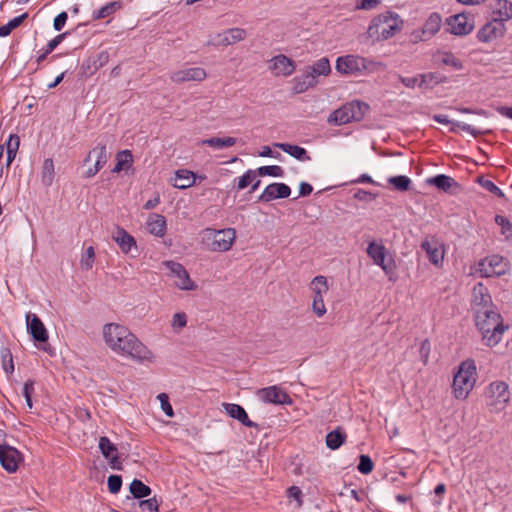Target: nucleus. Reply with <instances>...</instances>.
I'll use <instances>...</instances> for the list:
<instances>
[{
  "mask_svg": "<svg viewBox=\"0 0 512 512\" xmlns=\"http://www.w3.org/2000/svg\"><path fill=\"white\" fill-rule=\"evenodd\" d=\"M106 345L116 354L140 362L153 361L154 355L127 327L108 323L103 327Z\"/></svg>",
  "mask_w": 512,
  "mask_h": 512,
  "instance_id": "1",
  "label": "nucleus"
},
{
  "mask_svg": "<svg viewBox=\"0 0 512 512\" xmlns=\"http://www.w3.org/2000/svg\"><path fill=\"white\" fill-rule=\"evenodd\" d=\"M404 20L393 11H384L373 16L366 30V37L371 43L389 40L402 31Z\"/></svg>",
  "mask_w": 512,
  "mask_h": 512,
  "instance_id": "2",
  "label": "nucleus"
},
{
  "mask_svg": "<svg viewBox=\"0 0 512 512\" xmlns=\"http://www.w3.org/2000/svg\"><path fill=\"white\" fill-rule=\"evenodd\" d=\"M475 324L482 334L485 345L493 347L497 345L505 332L501 315L495 308L478 311L475 314Z\"/></svg>",
  "mask_w": 512,
  "mask_h": 512,
  "instance_id": "3",
  "label": "nucleus"
},
{
  "mask_svg": "<svg viewBox=\"0 0 512 512\" xmlns=\"http://www.w3.org/2000/svg\"><path fill=\"white\" fill-rule=\"evenodd\" d=\"M384 68V64L356 54L340 56L336 59L335 69L344 76L359 77L375 73Z\"/></svg>",
  "mask_w": 512,
  "mask_h": 512,
  "instance_id": "4",
  "label": "nucleus"
},
{
  "mask_svg": "<svg viewBox=\"0 0 512 512\" xmlns=\"http://www.w3.org/2000/svg\"><path fill=\"white\" fill-rule=\"evenodd\" d=\"M478 373L473 359H466L458 366L452 383V393L456 399H466L474 389Z\"/></svg>",
  "mask_w": 512,
  "mask_h": 512,
  "instance_id": "5",
  "label": "nucleus"
},
{
  "mask_svg": "<svg viewBox=\"0 0 512 512\" xmlns=\"http://www.w3.org/2000/svg\"><path fill=\"white\" fill-rule=\"evenodd\" d=\"M237 234L234 228H224L216 230L213 228H205L201 231L202 243L213 252H227L229 251L235 240Z\"/></svg>",
  "mask_w": 512,
  "mask_h": 512,
  "instance_id": "6",
  "label": "nucleus"
},
{
  "mask_svg": "<svg viewBox=\"0 0 512 512\" xmlns=\"http://www.w3.org/2000/svg\"><path fill=\"white\" fill-rule=\"evenodd\" d=\"M485 404L490 412L500 413L506 409L511 399L509 386L505 381L495 380L484 391Z\"/></svg>",
  "mask_w": 512,
  "mask_h": 512,
  "instance_id": "7",
  "label": "nucleus"
},
{
  "mask_svg": "<svg viewBox=\"0 0 512 512\" xmlns=\"http://www.w3.org/2000/svg\"><path fill=\"white\" fill-rule=\"evenodd\" d=\"M309 289L312 292V311L318 318H321L327 312L324 303V296L329 290L327 278L323 275L314 277L309 284Z\"/></svg>",
  "mask_w": 512,
  "mask_h": 512,
  "instance_id": "8",
  "label": "nucleus"
},
{
  "mask_svg": "<svg viewBox=\"0 0 512 512\" xmlns=\"http://www.w3.org/2000/svg\"><path fill=\"white\" fill-rule=\"evenodd\" d=\"M510 269L508 260L500 255L487 256L481 259L476 266V272L481 277H498L506 274Z\"/></svg>",
  "mask_w": 512,
  "mask_h": 512,
  "instance_id": "9",
  "label": "nucleus"
},
{
  "mask_svg": "<svg viewBox=\"0 0 512 512\" xmlns=\"http://www.w3.org/2000/svg\"><path fill=\"white\" fill-rule=\"evenodd\" d=\"M366 253L385 274H390L396 269L395 260L389 255L386 247L381 242L374 240L369 242Z\"/></svg>",
  "mask_w": 512,
  "mask_h": 512,
  "instance_id": "10",
  "label": "nucleus"
},
{
  "mask_svg": "<svg viewBox=\"0 0 512 512\" xmlns=\"http://www.w3.org/2000/svg\"><path fill=\"white\" fill-rule=\"evenodd\" d=\"M163 265L169 270V277L174 280V285L180 290L193 291L196 290L197 285L190 278L186 268L178 262L168 260L164 261Z\"/></svg>",
  "mask_w": 512,
  "mask_h": 512,
  "instance_id": "11",
  "label": "nucleus"
},
{
  "mask_svg": "<svg viewBox=\"0 0 512 512\" xmlns=\"http://www.w3.org/2000/svg\"><path fill=\"white\" fill-rule=\"evenodd\" d=\"M506 32L505 24L490 19L478 29L476 38L481 43L490 44L503 38Z\"/></svg>",
  "mask_w": 512,
  "mask_h": 512,
  "instance_id": "12",
  "label": "nucleus"
},
{
  "mask_svg": "<svg viewBox=\"0 0 512 512\" xmlns=\"http://www.w3.org/2000/svg\"><path fill=\"white\" fill-rule=\"evenodd\" d=\"M246 37L247 31L245 29L239 27L229 28L223 32L217 33L211 40L208 41V45L216 47H227L245 40Z\"/></svg>",
  "mask_w": 512,
  "mask_h": 512,
  "instance_id": "13",
  "label": "nucleus"
},
{
  "mask_svg": "<svg viewBox=\"0 0 512 512\" xmlns=\"http://www.w3.org/2000/svg\"><path fill=\"white\" fill-rule=\"evenodd\" d=\"M256 397L263 403L283 405L291 403L289 395L278 386H269L258 389Z\"/></svg>",
  "mask_w": 512,
  "mask_h": 512,
  "instance_id": "14",
  "label": "nucleus"
},
{
  "mask_svg": "<svg viewBox=\"0 0 512 512\" xmlns=\"http://www.w3.org/2000/svg\"><path fill=\"white\" fill-rule=\"evenodd\" d=\"M471 306L474 313L495 308L492 303L491 295L488 288L482 283H477L472 290Z\"/></svg>",
  "mask_w": 512,
  "mask_h": 512,
  "instance_id": "15",
  "label": "nucleus"
},
{
  "mask_svg": "<svg viewBox=\"0 0 512 512\" xmlns=\"http://www.w3.org/2000/svg\"><path fill=\"white\" fill-rule=\"evenodd\" d=\"M109 153L107 152L106 146L103 144L96 145L87 155L84 162H90L95 159L93 167L88 168L85 172L86 178L94 177L107 163Z\"/></svg>",
  "mask_w": 512,
  "mask_h": 512,
  "instance_id": "16",
  "label": "nucleus"
},
{
  "mask_svg": "<svg viewBox=\"0 0 512 512\" xmlns=\"http://www.w3.org/2000/svg\"><path fill=\"white\" fill-rule=\"evenodd\" d=\"M442 23L441 16L438 13H432L426 20L421 29L414 30L411 33L413 41H425L434 36L440 29Z\"/></svg>",
  "mask_w": 512,
  "mask_h": 512,
  "instance_id": "17",
  "label": "nucleus"
},
{
  "mask_svg": "<svg viewBox=\"0 0 512 512\" xmlns=\"http://www.w3.org/2000/svg\"><path fill=\"white\" fill-rule=\"evenodd\" d=\"M207 72L202 67H190L174 71L170 75V80L176 84L185 82H202L206 79Z\"/></svg>",
  "mask_w": 512,
  "mask_h": 512,
  "instance_id": "18",
  "label": "nucleus"
},
{
  "mask_svg": "<svg viewBox=\"0 0 512 512\" xmlns=\"http://www.w3.org/2000/svg\"><path fill=\"white\" fill-rule=\"evenodd\" d=\"M22 460V455L16 448L0 444V463L7 472H16Z\"/></svg>",
  "mask_w": 512,
  "mask_h": 512,
  "instance_id": "19",
  "label": "nucleus"
},
{
  "mask_svg": "<svg viewBox=\"0 0 512 512\" xmlns=\"http://www.w3.org/2000/svg\"><path fill=\"white\" fill-rule=\"evenodd\" d=\"M475 27L474 17L465 13H459L450 18V33L463 36L471 33Z\"/></svg>",
  "mask_w": 512,
  "mask_h": 512,
  "instance_id": "20",
  "label": "nucleus"
},
{
  "mask_svg": "<svg viewBox=\"0 0 512 512\" xmlns=\"http://www.w3.org/2000/svg\"><path fill=\"white\" fill-rule=\"evenodd\" d=\"M491 19L506 25L512 19V1L494 0L491 3Z\"/></svg>",
  "mask_w": 512,
  "mask_h": 512,
  "instance_id": "21",
  "label": "nucleus"
},
{
  "mask_svg": "<svg viewBox=\"0 0 512 512\" xmlns=\"http://www.w3.org/2000/svg\"><path fill=\"white\" fill-rule=\"evenodd\" d=\"M269 69L276 76H290L295 71V64L293 60L280 54L270 60Z\"/></svg>",
  "mask_w": 512,
  "mask_h": 512,
  "instance_id": "22",
  "label": "nucleus"
},
{
  "mask_svg": "<svg viewBox=\"0 0 512 512\" xmlns=\"http://www.w3.org/2000/svg\"><path fill=\"white\" fill-rule=\"evenodd\" d=\"M26 323L28 332L36 342H46L48 340V332L36 314L28 313L26 315Z\"/></svg>",
  "mask_w": 512,
  "mask_h": 512,
  "instance_id": "23",
  "label": "nucleus"
},
{
  "mask_svg": "<svg viewBox=\"0 0 512 512\" xmlns=\"http://www.w3.org/2000/svg\"><path fill=\"white\" fill-rule=\"evenodd\" d=\"M291 194V189L284 183L269 184L262 194L259 196V201L270 202L275 199L288 198Z\"/></svg>",
  "mask_w": 512,
  "mask_h": 512,
  "instance_id": "24",
  "label": "nucleus"
},
{
  "mask_svg": "<svg viewBox=\"0 0 512 512\" xmlns=\"http://www.w3.org/2000/svg\"><path fill=\"white\" fill-rule=\"evenodd\" d=\"M147 230L156 237H163L166 233V219L163 215L151 213L146 222Z\"/></svg>",
  "mask_w": 512,
  "mask_h": 512,
  "instance_id": "25",
  "label": "nucleus"
},
{
  "mask_svg": "<svg viewBox=\"0 0 512 512\" xmlns=\"http://www.w3.org/2000/svg\"><path fill=\"white\" fill-rule=\"evenodd\" d=\"M225 412L232 418L237 419L241 424L246 427H256V423L251 421L244 410V408L238 404L225 403L223 404Z\"/></svg>",
  "mask_w": 512,
  "mask_h": 512,
  "instance_id": "26",
  "label": "nucleus"
},
{
  "mask_svg": "<svg viewBox=\"0 0 512 512\" xmlns=\"http://www.w3.org/2000/svg\"><path fill=\"white\" fill-rule=\"evenodd\" d=\"M293 82V91L296 94L304 93L318 84V80L315 78L314 74L310 73L307 69L301 76L295 77Z\"/></svg>",
  "mask_w": 512,
  "mask_h": 512,
  "instance_id": "27",
  "label": "nucleus"
},
{
  "mask_svg": "<svg viewBox=\"0 0 512 512\" xmlns=\"http://www.w3.org/2000/svg\"><path fill=\"white\" fill-rule=\"evenodd\" d=\"M196 174L188 169H179L175 172L172 185L178 189H187L195 184Z\"/></svg>",
  "mask_w": 512,
  "mask_h": 512,
  "instance_id": "28",
  "label": "nucleus"
},
{
  "mask_svg": "<svg viewBox=\"0 0 512 512\" xmlns=\"http://www.w3.org/2000/svg\"><path fill=\"white\" fill-rule=\"evenodd\" d=\"M421 246L427 252L430 261L434 265H439L443 262L444 249L442 247H438L436 242L426 240Z\"/></svg>",
  "mask_w": 512,
  "mask_h": 512,
  "instance_id": "29",
  "label": "nucleus"
},
{
  "mask_svg": "<svg viewBox=\"0 0 512 512\" xmlns=\"http://www.w3.org/2000/svg\"><path fill=\"white\" fill-rule=\"evenodd\" d=\"M113 239L119 245L122 252L126 254L130 252L132 247L136 246L135 239L122 228L117 229Z\"/></svg>",
  "mask_w": 512,
  "mask_h": 512,
  "instance_id": "30",
  "label": "nucleus"
},
{
  "mask_svg": "<svg viewBox=\"0 0 512 512\" xmlns=\"http://www.w3.org/2000/svg\"><path fill=\"white\" fill-rule=\"evenodd\" d=\"M276 147L289 154L290 156L296 158L300 161H309L311 157L308 155L307 151L298 145H293L289 143H276Z\"/></svg>",
  "mask_w": 512,
  "mask_h": 512,
  "instance_id": "31",
  "label": "nucleus"
},
{
  "mask_svg": "<svg viewBox=\"0 0 512 512\" xmlns=\"http://www.w3.org/2000/svg\"><path fill=\"white\" fill-rule=\"evenodd\" d=\"M353 121H361L369 109V105L361 101H351L345 104Z\"/></svg>",
  "mask_w": 512,
  "mask_h": 512,
  "instance_id": "32",
  "label": "nucleus"
},
{
  "mask_svg": "<svg viewBox=\"0 0 512 512\" xmlns=\"http://www.w3.org/2000/svg\"><path fill=\"white\" fill-rule=\"evenodd\" d=\"M352 121L353 120L352 118H350L349 111L346 108L345 104L342 105L340 108L336 109L335 111H333L327 119V122L329 124L338 126L348 124Z\"/></svg>",
  "mask_w": 512,
  "mask_h": 512,
  "instance_id": "33",
  "label": "nucleus"
},
{
  "mask_svg": "<svg viewBox=\"0 0 512 512\" xmlns=\"http://www.w3.org/2000/svg\"><path fill=\"white\" fill-rule=\"evenodd\" d=\"M237 143V139L234 137H212L208 139H204L200 142L201 145H207L209 147L215 149H223L227 147H231Z\"/></svg>",
  "mask_w": 512,
  "mask_h": 512,
  "instance_id": "34",
  "label": "nucleus"
},
{
  "mask_svg": "<svg viewBox=\"0 0 512 512\" xmlns=\"http://www.w3.org/2000/svg\"><path fill=\"white\" fill-rule=\"evenodd\" d=\"M307 70L313 73L316 79L318 76H328L331 73L330 62L327 57H322L309 66Z\"/></svg>",
  "mask_w": 512,
  "mask_h": 512,
  "instance_id": "35",
  "label": "nucleus"
},
{
  "mask_svg": "<svg viewBox=\"0 0 512 512\" xmlns=\"http://www.w3.org/2000/svg\"><path fill=\"white\" fill-rule=\"evenodd\" d=\"M55 177V167L52 159L48 158L44 160L41 180L45 186H51Z\"/></svg>",
  "mask_w": 512,
  "mask_h": 512,
  "instance_id": "36",
  "label": "nucleus"
},
{
  "mask_svg": "<svg viewBox=\"0 0 512 512\" xmlns=\"http://www.w3.org/2000/svg\"><path fill=\"white\" fill-rule=\"evenodd\" d=\"M444 80V77L437 73H427L420 75L419 87L422 89H432L435 85Z\"/></svg>",
  "mask_w": 512,
  "mask_h": 512,
  "instance_id": "37",
  "label": "nucleus"
},
{
  "mask_svg": "<svg viewBox=\"0 0 512 512\" xmlns=\"http://www.w3.org/2000/svg\"><path fill=\"white\" fill-rule=\"evenodd\" d=\"M346 435L339 430H334L326 435V445L331 450H336L345 442Z\"/></svg>",
  "mask_w": 512,
  "mask_h": 512,
  "instance_id": "38",
  "label": "nucleus"
},
{
  "mask_svg": "<svg viewBox=\"0 0 512 512\" xmlns=\"http://www.w3.org/2000/svg\"><path fill=\"white\" fill-rule=\"evenodd\" d=\"M158 502L155 498L139 500L133 504V512H158Z\"/></svg>",
  "mask_w": 512,
  "mask_h": 512,
  "instance_id": "39",
  "label": "nucleus"
},
{
  "mask_svg": "<svg viewBox=\"0 0 512 512\" xmlns=\"http://www.w3.org/2000/svg\"><path fill=\"white\" fill-rule=\"evenodd\" d=\"M130 492L135 498L141 499L149 496L151 494V489L142 481L134 479L130 484Z\"/></svg>",
  "mask_w": 512,
  "mask_h": 512,
  "instance_id": "40",
  "label": "nucleus"
},
{
  "mask_svg": "<svg viewBox=\"0 0 512 512\" xmlns=\"http://www.w3.org/2000/svg\"><path fill=\"white\" fill-rule=\"evenodd\" d=\"M67 33L59 34L50 40L43 51L37 56V63L40 64L46 57L63 41Z\"/></svg>",
  "mask_w": 512,
  "mask_h": 512,
  "instance_id": "41",
  "label": "nucleus"
},
{
  "mask_svg": "<svg viewBox=\"0 0 512 512\" xmlns=\"http://www.w3.org/2000/svg\"><path fill=\"white\" fill-rule=\"evenodd\" d=\"M116 160L117 163L112 172L119 173L132 163V154L129 150H123L117 154Z\"/></svg>",
  "mask_w": 512,
  "mask_h": 512,
  "instance_id": "42",
  "label": "nucleus"
},
{
  "mask_svg": "<svg viewBox=\"0 0 512 512\" xmlns=\"http://www.w3.org/2000/svg\"><path fill=\"white\" fill-rule=\"evenodd\" d=\"M27 18V13L11 19L7 24L0 26V37L8 36L14 29L22 24Z\"/></svg>",
  "mask_w": 512,
  "mask_h": 512,
  "instance_id": "43",
  "label": "nucleus"
},
{
  "mask_svg": "<svg viewBox=\"0 0 512 512\" xmlns=\"http://www.w3.org/2000/svg\"><path fill=\"white\" fill-rule=\"evenodd\" d=\"M95 262V250L94 247L89 246L82 254L80 259V267L82 270L88 271L92 269Z\"/></svg>",
  "mask_w": 512,
  "mask_h": 512,
  "instance_id": "44",
  "label": "nucleus"
},
{
  "mask_svg": "<svg viewBox=\"0 0 512 512\" xmlns=\"http://www.w3.org/2000/svg\"><path fill=\"white\" fill-rule=\"evenodd\" d=\"M495 222L501 227V234L505 239L512 242V223L502 215H497Z\"/></svg>",
  "mask_w": 512,
  "mask_h": 512,
  "instance_id": "45",
  "label": "nucleus"
},
{
  "mask_svg": "<svg viewBox=\"0 0 512 512\" xmlns=\"http://www.w3.org/2000/svg\"><path fill=\"white\" fill-rule=\"evenodd\" d=\"M258 176H272V177H282L284 175V170L282 167L278 165L271 166H261L257 170Z\"/></svg>",
  "mask_w": 512,
  "mask_h": 512,
  "instance_id": "46",
  "label": "nucleus"
},
{
  "mask_svg": "<svg viewBox=\"0 0 512 512\" xmlns=\"http://www.w3.org/2000/svg\"><path fill=\"white\" fill-rule=\"evenodd\" d=\"M388 182L398 191H407L411 184V180L404 175L390 177Z\"/></svg>",
  "mask_w": 512,
  "mask_h": 512,
  "instance_id": "47",
  "label": "nucleus"
},
{
  "mask_svg": "<svg viewBox=\"0 0 512 512\" xmlns=\"http://www.w3.org/2000/svg\"><path fill=\"white\" fill-rule=\"evenodd\" d=\"M99 449L105 458H109L117 451L116 446L106 436L100 437Z\"/></svg>",
  "mask_w": 512,
  "mask_h": 512,
  "instance_id": "48",
  "label": "nucleus"
},
{
  "mask_svg": "<svg viewBox=\"0 0 512 512\" xmlns=\"http://www.w3.org/2000/svg\"><path fill=\"white\" fill-rule=\"evenodd\" d=\"M187 325V315L184 312H177L171 320V327L175 332H180Z\"/></svg>",
  "mask_w": 512,
  "mask_h": 512,
  "instance_id": "49",
  "label": "nucleus"
},
{
  "mask_svg": "<svg viewBox=\"0 0 512 512\" xmlns=\"http://www.w3.org/2000/svg\"><path fill=\"white\" fill-rule=\"evenodd\" d=\"M258 176L256 170H248L245 172L243 176H241L237 183L238 190L245 189L248 185H250Z\"/></svg>",
  "mask_w": 512,
  "mask_h": 512,
  "instance_id": "50",
  "label": "nucleus"
},
{
  "mask_svg": "<svg viewBox=\"0 0 512 512\" xmlns=\"http://www.w3.org/2000/svg\"><path fill=\"white\" fill-rule=\"evenodd\" d=\"M359 460H360L359 464H358L359 472H361L362 474H365V475L371 473L373 470V467H374L371 458L368 455H361Z\"/></svg>",
  "mask_w": 512,
  "mask_h": 512,
  "instance_id": "51",
  "label": "nucleus"
},
{
  "mask_svg": "<svg viewBox=\"0 0 512 512\" xmlns=\"http://www.w3.org/2000/svg\"><path fill=\"white\" fill-rule=\"evenodd\" d=\"M382 0H358L355 9L356 10H374L376 9L380 4Z\"/></svg>",
  "mask_w": 512,
  "mask_h": 512,
  "instance_id": "52",
  "label": "nucleus"
},
{
  "mask_svg": "<svg viewBox=\"0 0 512 512\" xmlns=\"http://www.w3.org/2000/svg\"><path fill=\"white\" fill-rule=\"evenodd\" d=\"M108 490L112 494H116L120 491L122 486V478L119 475H111L108 477Z\"/></svg>",
  "mask_w": 512,
  "mask_h": 512,
  "instance_id": "53",
  "label": "nucleus"
},
{
  "mask_svg": "<svg viewBox=\"0 0 512 512\" xmlns=\"http://www.w3.org/2000/svg\"><path fill=\"white\" fill-rule=\"evenodd\" d=\"M158 400L160 401V404H161V408L162 410L164 411V413L168 416V417H173L174 416V411H173V408L169 402V397L166 393H160L158 396H157Z\"/></svg>",
  "mask_w": 512,
  "mask_h": 512,
  "instance_id": "54",
  "label": "nucleus"
},
{
  "mask_svg": "<svg viewBox=\"0 0 512 512\" xmlns=\"http://www.w3.org/2000/svg\"><path fill=\"white\" fill-rule=\"evenodd\" d=\"M34 392V382L32 380H28L24 383L23 387V396L26 400V404L29 409H32V394Z\"/></svg>",
  "mask_w": 512,
  "mask_h": 512,
  "instance_id": "55",
  "label": "nucleus"
},
{
  "mask_svg": "<svg viewBox=\"0 0 512 512\" xmlns=\"http://www.w3.org/2000/svg\"><path fill=\"white\" fill-rule=\"evenodd\" d=\"M428 183L433 184L444 191L448 190V176L444 174L428 179Z\"/></svg>",
  "mask_w": 512,
  "mask_h": 512,
  "instance_id": "56",
  "label": "nucleus"
},
{
  "mask_svg": "<svg viewBox=\"0 0 512 512\" xmlns=\"http://www.w3.org/2000/svg\"><path fill=\"white\" fill-rule=\"evenodd\" d=\"M115 5H116V3L113 2V3H110L108 5H105V6L101 7L98 11H96L94 13V18L95 19L106 18L107 16H109L113 12Z\"/></svg>",
  "mask_w": 512,
  "mask_h": 512,
  "instance_id": "57",
  "label": "nucleus"
},
{
  "mask_svg": "<svg viewBox=\"0 0 512 512\" xmlns=\"http://www.w3.org/2000/svg\"><path fill=\"white\" fill-rule=\"evenodd\" d=\"M20 146V138L16 134H11L6 143L7 151H15L18 152Z\"/></svg>",
  "mask_w": 512,
  "mask_h": 512,
  "instance_id": "58",
  "label": "nucleus"
},
{
  "mask_svg": "<svg viewBox=\"0 0 512 512\" xmlns=\"http://www.w3.org/2000/svg\"><path fill=\"white\" fill-rule=\"evenodd\" d=\"M401 83L407 88H414L415 86H419L420 75L413 77H402L400 76Z\"/></svg>",
  "mask_w": 512,
  "mask_h": 512,
  "instance_id": "59",
  "label": "nucleus"
},
{
  "mask_svg": "<svg viewBox=\"0 0 512 512\" xmlns=\"http://www.w3.org/2000/svg\"><path fill=\"white\" fill-rule=\"evenodd\" d=\"M67 18H68V15L66 12L59 13L54 19V23H53L54 29L56 31H60L64 27V25L67 21Z\"/></svg>",
  "mask_w": 512,
  "mask_h": 512,
  "instance_id": "60",
  "label": "nucleus"
},
{
  "mask_svg": "<svg viewBox=\"0 0 512 512\" xmlns=\"http://www.w3.org/2000/svg\"><path fill=\"white\" fill-rule=\"evenodd\" d=\"M482 186L488 190L489 192L496 194L500 197L503 196L502 191L490 180H485L482 182Z\"/></svg>",
  "mask_w": 512,
  "mask_h": 512,
  "instance_id": "61",
  "label": "nucleus"
},
{
  "mask_svg": "<svg viewBox=\"0 0 512 512\" xmlns=\"http://www.w3.org/2000/svg\"><path fill=\"white\" fill-rule=\"evenodd\" d=\"M288 496L291 497V498H294L296 499L298 502H299V506L301 505L302 501H301V496H302V491L299 487L297 486H292L288 489Z\"/></svg>",
  "mask_w": 512,
  "mask_h": 512,
  "instance_id": "62",
  "label": "nucleus"
},
{
  "mask_svg": "<svg viewBox=\"0 0 512 512\" xmlns=\"http://www.w3.org/2000/svg\"><path fill=\"white\" fill-rule=\"evenodd\" d=\"M313 188L309 183L301 182L299 186V195L308 196L312 193Z\"/></svg>",
  "mask_w": 512,
  "mask_h": 512,
  "instance_id": "63",
  "label": "nucleus"
},
{
  "mask_svg": "<svg viewBox=\"0 0 512 512\" xmlns=\"http://www.w3.org/2000/svg\"><path fill=\"white\" fill-rule=\"evenodd\" d=\"M355 197L359 200H368V199H374L376 198V194H373L371 192L365 191V190H359Z\"/></svg>",
  "mask_w": 512,
  "mask_h": 512,
  "instance_id": "64",
  "label": "nucleus"
}]
</instances>
